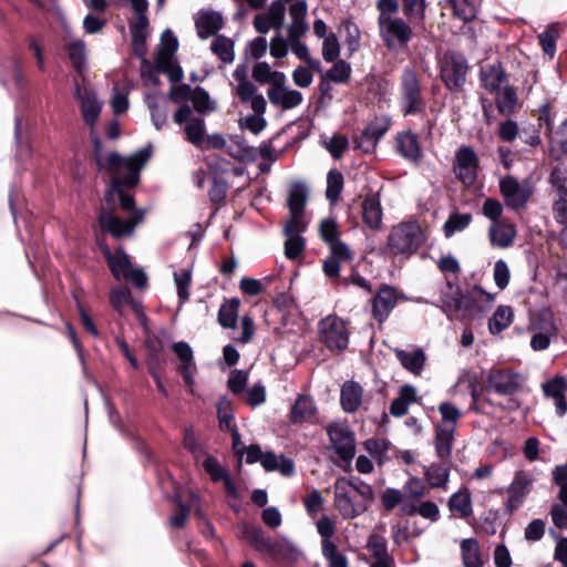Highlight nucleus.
Wrapping results in <instances>:
<instances>
[{"label": "nucleus", "mask_w": 567, "mask_h": 567, "mask_svg": "<svg viewBox=\"0 0 567 567\" xmlns=\"http://www.w3.org/2000/svg\"><path fill=\"white\" fill-rule=\"evenodd\" d=\"M425 240V230L421 224L415 219H410L392 226L386 248L394 256L409 257L415 254Z\"/></svg>", "instance_id": "nucleus-4"}, {"label": "nucleus", "mask_w": 567, "mask_h": 567, "mask_svg": "<svg viewBox=\"0 0 567 567\" xmlns=\"http://www.w3.org/2000/svg\"><path fill=\"white\" fill-rule=\"evenodd\" d=\"M146 103L151 111L152 122L156 130H161L166 124V111L159 107L158 96L156 93L146 95Z\"/></svg>", "instance_id": "nucleus-55"}, {"label": "nucleus", "mask_w": 567, "mask_h": 567, "mask_svg": "<svg viewBox=\"0 0 567 567\" xmlns=\"http://www.w3.org/2000/svg\"><path fill=\"white\" fill-rule=\"evenodd\" d=\"M235 95L241 103H248L254 112L265 113L267 102L265 97L258 93L256 85L249 81L247 76V66L239 64L233 72Z\"/></svg>", "instance_id": "nucleus-9"}, {"label": "nucleus", "mask_w": 567, "mask_h": 567, "mask_svg": "<svg viewBox=\"0 0 567 567\" xmlns=\"http://www.w3.org/2000/svg\"><path fill=\"white\" fill-rule=\"evenodd\" d=\"M178 48L177 39L171 30H165L161 37V47L156 60H166L173 58Z\"/></svg>", "instance_id": "nucleus-60"}, {"label": "nucleus", "mask_w": 567, "mask_h": 567, "mask_svg": "<svg viewBox=\"0 0 567 567\" xmlns=\"http://www.w3.org/2000/svg\"><path fill=\"white\" fill-rule=\"evenodd\" d=\"M267 96L274 106L285 111L299 106L303 101L301 92L289 86L279 90H267Z\"/></svg>", "instance_id": "nucleus-25"}, {"label": "nucleus", "mask_w": 567, "mask_h": 567, "mask_svg": "<svg viewBox=\"0 0 567 567\" xmlns=\"http://www.w3.org/2000/svg\"><path fill=\"white\" fill-rule=\"evenodd\" d=\"M394 354L400 364L414 375H420L424 370L427 357L423 348L415 347L411 351L395 349Z\"/></svg>", "instance_id": "nucleus-24"}, {"label": "nucleus", "mask_w": 567, "mask_h": 567, "mask_svg": "<svg viewBox=\"0 0 567 567\" xmlns=\"http://www.w3.org/2000/svg\"><path fill=\"white\" fill-rule=\"evenodd\" d=\"M497 106L502 113H508L516 103V92L507 83L494 92Z\"/></svg>", "instance_id": "nucleus-53"}, {"label": "nucleus", "mask_w": 567, "mask_h": 567, "mask_svg": "<svg viewBox=\"0 0 567 567\" xmlns=\"http://www.w3.org/2000/svg\"><path fill=\"white\" fill-rule=\"evenodd\" d=\"M174 122L182 125L186 138L197 147H203L205 142V121L203 117L193 116V111L188 105H182L173 116Z\"/></svg>", "instance_id": "nucleus-13"}, {"label": "nucleus", "mask_w": 567, "mask_h": 567, "mask_svg": "<svg viewBox=\"0 0 567 567\" xmlns=\"http://www.w3.org/2000/svg\"><path fill=\"white\" fill-rule=\"evenodd\" d=\"M399 300L396 286H378L371 298V316L379 323H383L395 308Z\"/></svg>", "instance_id": "nucleus-15"}, {"label": "nucleus", "mask_w": 567, "mask_h": 567, "mask_svg": "<svg viewBox=\"0 0 567 567\" xmlns=\"http://www.w3.org/2000/svg\"><path fill=\"white\" fill-rule=\"evenodd\" d=\"M244 393L247 394L246 403L252 409L262 405L267 400V390L261 380H258L251 386H247Z\"/></svg>", "instance_id": "nucleus-56"}, {"label": "nucleus", "mask_w": 567, "mask_h": 567, "mask_svg": "<svg viewBox=\"0 0 567 567\" xmlns=\"http://www.w3.org/2000/svg\"><path fill=\"white\" fill-rule=\"evenodd\" d=\"M451 468L442 463L433 462L424 466V478L431 488H446L450 482Z\"/></svg>", "instance_id": "nucleus-34"}, {"label": "nucleus", "mask_w": 567, "mask_h": 567, "mask_svg": "<svg viewBox=\"0 0 567 567\" xmlns=\"http://www.w3.org/2000/svg\"><path fill=\"white\" fill-rule=\"evenodd\" d=\"M102 251L115 279L127 284H146V274L135 267L123 250L112 251L109 247H102Z\"/></svg>", "instance_id": "nucleus-7"}, {"label": "nucleus", "mask_w": 567, "mask_h": 567, "mask_svg": "<svg viewBox=\"0 0 567 567\" xmlns=\"http://www.w3.org/2000/svg\"><path fill=\"white\" fill-rule=\"evenodd\" d=\"M240 299L233 297L225 300L218 310L217 320L223 329H235L238 321Z\"/></svg>", "instance_id": "nucleus-37"}, {"label": "nucleus", "mask_w": 567, "mask_h": 567, "mask_svg": "<svg viewBox=\"0 0 567 567\" xmlns=\"http://www.w3.org/2000/svg\"><path fill=\"white\" fill-rule=\"evenodd\" d=\"M461 558L463 567H484L480 544L475 537L464 538L461 542Z\"/></svg>", "instance_id": "nucleus-36"}, {"label": "nucleus", "mask_w": 567, "mask_h": 567, "mask_svg": "<svg viewBox=\"0 0 567 567\" xmlns=\"http://www.w3.org/2000/svg\"><path fill=\"white\" fill-rule=\"evenodd\" d=\"M69 58L74 69L81 74L85 70L86 50L85 43L78 39L68 44Z\"/></svg>", "instance_id": "nucleus-49"}, {"label": "nucleus", "mask_w": 567, "mask_h": 567, "mask_svg": "<svg viewBox=\"0 0 567 567\" xmlns=\"http://www.w3.org/2000/svg\"><path fill=\"white\" fill-rule=\"evenodd\" d=\"M210 49L224 63H231L235 59L234 43L224 35L215 38Z\"/></svg>", "instance_id": "nucleus-44"}, {"label": "nucleus", "mask_w": 567, "mask_h": 567, "mask_svg": "<svg viewBox=\"0 0 567 567\" xmlns=\"http://www.w3.org/2000/svg\"><path fill=\"white\" fill-rule=\"evenodd\" d=\"M478 172V157L474 150L468 146H462L455 154L454 173L456 177L465 185L474 184Z\"/></svg>", "instance_id": "nucleus-17"}, {"label": "nucleus", "mask_w": 567, "mask_h": 567, "mask_svg": "<svg viewBox=\"0 0 567 567\" xmlns=\"http://www.w3.org/2000/svg\"><path fill=\"white\" fill-rule=\"evenodd\" d=\"M365 547L375 559H383L391 556L388 550V540L383 535L371 534L368 537Z\"/></svg>", "instance_id": "nucleus-52"}, {"label": "nucleus", "mask_w": 567, "mask_h": 567, "mask_svg": "<svg viewBox=\"0 0 567 567\" xmlns=\"http://www.w3.org/2000/svg\"><path fill=\"white\" fill-rule=\"evenodd\" d=\"M437 410L441 414L443 423L451 424L456 430L458 420L463 416L462 410L451 401H443L439 404Z\"/></svg>", "instance_id": "nucleus-54"}, {"label": "nucleus", "mask_w": 567, "mask_h": 567, "mask_svg": "<svg viewBox=\"0 0 567 567\" xmlns=\"http://www.w3.org/2000/svg\"><path fill=\"white\" fill-rule=\"evenodd\" d=\"M363 403V388L354 380L346 381L340 390V405L348 414L355 413Z\"/></svg>", "instance_id": "nucleus-22"}, {"label": "nucleus", "mask_w": 567, "mask_h": 567, "mask_svg": "<svg viewBox=\"0 0 567 567\" xmlns=\"http://www.w3.org/2000/svg\"><path fill=\"white\" fill-rule=\"evenodd\" d=\"M549 154L557 161L567 154V120L549 136Z\"/></svg>", "instance_id": "nucleus-43"}, {"label": "nucleus", "mask_w": 567, "mask_h": 567, "mask_svg": "<svg viewBox=\"0 0 567 567\" xmlns=\"http://www.w3.org/2000/svg\"><path fill=\"white\" fill-rule=\"evenodd\" d=\"M403 498H405V494L402 491L395 487H386L381 494L382 507L384 511L391 512L400 506Z\"/></svg>", "instance_id": "nucleus-64"}, {"label": "nucleus", "mask_w": 567, "mask_h": 567, "mask_svg": "<svg viewBox=\"0 0 567 567\" xmlns=\"http://www.w3.org/2000/svg\"><path fill=\"white\" fill-rule=\"evenodd\" d=\"M197 33L202 39L209 38L219 31L224 24L219 12L213 10L199 11L195 19Z\"/></svg>", "instance_id": "nucleus-28"}, {"label": "nucleus", "mask_w": 567, "mask_h": 567, "mask_svg": "<svg viewBox=\"0 0 567 567\" xmlns=\"http://www.w3.org/2000/svg\"><path fill=\"white\" fill-rule=\"evenodd\" d=\"M451 512H457L461 518H467L473 514L472 494L468 487H461L454 492L447 501Z\"/></svg>", "instance_id": "nucleus-30"}, {"label": "nucleus", "mask_w": 567, "mask_h": 567, "mask_svg": "<svg viewBox=\"0 0 567 567\" xmlns=\"http://www.w3.org/2000/svg\"><path fill=\"white\" fill-rule=\"evenodd\" d=\"M322 555L328 561V567H349V559L346 554L338 549L334 542H324Z\"/></svg>", "instance_id": "nucleus-47"}, {"label": "nucleus", "mask_w": 567, "mask_h": 567, "mask_svg": "<svg viewBox=\"0 0 567 567\" xmlns=\"http://www.w3.org/2000/svg\"><path fill=\"white\" fill-rule=\"evenodd\" d=\"M203 468L210 476V480L214 483L226 482L231 477L230 472L227 467H225L219 460L212 455L207 454L203 461Z\"/></svg>", "instance_id": "nucleus-42"}, {"label": "nucleus", "mask_w": 567, "mask_h": 567, "mask_svg": "<svg viewBox=\"0 0 567 567\" xmlns=\"http://www.w3.org/2000/svg\"><path fill=\"white\" fill-rule=\"evenodd\" d=\"M499 187L506 205L514 209L523 207L530 195L529 188L512 176L501 179Z\"/></svg>", "instance_id": "nucleus-18"}, {"label": "nucleus", "mask_w": 567, "mask_h": 567, "mask_svg": "<svg viewBox=\"0 0 567 567\" xmlns=\"http://www.w3.org/2000/svg\"><path fill=\"white\" fill-rule=\"evenodd\" d=\"M400 105L404 115L417 113L424 107L419 78L413 69L403 70Z\"/></svg>", "instance_id": "nucleus-10"}, {"label": "nucleus", "mask_w": 567, "mask_h": 567, "mask_svg": "<svg viewBox=\"0 0 567 567\" xmlns=\"http://www.w3.org/2000/svg\"><path fill=\"white\" fill-rule=\"evenodd\" d=\"M528 331L558 332L553 310L544 306L534 316H530Z\"/></svg>", "instance_id": "nucleus-32"}, {"label": "nucleus", "mask_w": 567, "mask_h": 567, "mask_svg": "<svg viewBox=\"0 0 567 567\" xmlns=\"http://www.w3.org/2000/svg\"><path fill=\"white\" fill-rule=\"evenodd\" d=\"M216 408V417L219 423V429L224 432H229L234 430L235 423V411L233 406L231 400L228 395L223 394L218 398V401L215 404Z\"/></svg>", "instance_id": "nucleus-35"}, {"label": "nucleus", "mask_w": 567, "mask_h": 567, "mask_svg": "<svg viewBox=\"0 0 567 567\" xmlns=\"http://www.w3.org/2000/svg\"><path fill=\"white\" fill-rule=\"evenodd\" d=\"M327 434L330 441V447L336 454L333 458L334 465L350 473L352 471V461L357 453L354 431L346 422L332 421L327 426Z\"/></svg>", "instance_id": "nucleus-5"}, {"label": "nucleus", "mask_w": 567, "mask_h": 567, "mask_svg": "<svg viewBox=\"0 0 567 567\" xmlns=\"http://www.w3.org/2000/svg\"><path fill=\"white\" fill-rule=\"evenodd\" d=\"M362 220L371 230H381L383 225V208L378 194H367L361 203Z\"/></svg>", "instance_id": "nucleus-19"}, {"label": "nucleus", "mask_w": 567, "mask_h": 567, "mask_svg": "<svg viewBox=\"0 0 567 567\" xmlns=\"http://www.w3.org/2000/svg\"><path fill=\"white\" fill-rule=\"evenodd\" d=\"M493 300L494 295L483 286H442L436 301L417 298V302L440 308L449 320L452 313H461L462 319H481Z\"/></svg>", "instance_id": "nucleus-2"}, {"label": "nucleus", "mask_w": 567, "mask_h": 567, "mask_svg": "<svg viewBox=\"0 0 567 567\" xmlns=\"http://www.w3.org/2000/svg\"><path fill=\"white\" fill-rule=\"evenodd\" d=\"M343 188V176L340 172L332 169L327 175V198L333 204L338 200Z\"/></svg>", "instance_id": "nucleus-57"}, {"label": "nucleus", "mask_w": 567, "mask_h": 567, "mask_svg": "<svg viewBox=\"0 0 567 567\" xmlns=\"http://www.w3.org/2000/svg\"><path fill=\"white\" fill-rule=\"evenodd\" d=\"M194 107L200 113H208L216 110V103L210 100L209 94L203 87H196L192 94Z\"/></svg>", "instance_id": "nucleus-61"}, {"label": "nucleus", "mask_w": 567, "mask_h": 567, "mask_svg": "<svg viewBox=\"0 0 567 567\" xmlns=\"http://www.w3.org/2000/svg\"><path fill=\"white\" fill-rule=\"evenodd\" d=\"M522 374L515 370L504 368H492L486 378V388L499 395H513L522 384Z\"/></svg>", "instance_id": "nucleus-11"}, {"label": "nucleus", "mask_w": 567, "mask_h": 567, "mask_svg": "<svg viewBox=\"0 0 567 567\" xmlns=\"http://www.w3.org/2000/svg\"><path fill=\"white\" fill-rule=\"evenodd\" d=\"M467 65L461 54H446L442 62L441 78L449 90H460L466 81Z\"/></svg>", "instance_id": "nucleus-14"}, {"label": "nucleus", "mask_w": 567, "mask_h": 567, "mask_svg": "<svg viewBox=\"0 0 567 567\" xmlns=\"http://www.w3.org/2000/svg\"><path fill=\"white\" fill-rule=\"evenodd\" d=\"M306 14H307V3L303 0L297 1L292 3L289 8V16L291 22L288 28L289 35L292 38H301L306 31L308 30V24L306 23Z\"/></svg>", "instance_id": "nucleus-31"}, {"label": "nucleus", "mask_w": 567, "mask_h": 567, "mask_svg": "<svg viewBox=\"0 0 567 567\" xmlns=\"http://www.w3.org/2000/svg\"><path fill=\"white\" fill-rule=\"evenodd\" d=\"M70 295L75 303L83 329L92 337L99 338L100 330L90 313V306L85 298L83 286H75V288L70 291Z\"/></svg>", "instance_id": "nucleus-21"}, {"label": "nucleus", "mask_w": 567, "mask_h": 567, "mask_svg": "<svg viewBox=\"0 0 567 567\" xmlns=\"http://www.w3.org/2000/svg\"><path fill=\"white\" fill-rule=\"evenodd\" d=\"M249 371L244 369H234L230 371L227 380V389L234 395H240L247 390Z\"/></svg>", "instance_id": "nucleus-46"}, {"label": "nucleus", "mask_w": 567, "mask_h": 567, "mask_svg": "<svg viewBox=\"0 0 567 567\" xmlns=\"http://www.w3.org/2000/svg\"><path fill=\"white\" fill-rule=\"evenodd\" d=\"M544 396L556 399L565 395L567 391V379L563 374H556L542 384Z\"/></svg>", "instance_id": "nucleus-50"}, {"label": "nucleus", "mask_w": 567, "mask_h": 567, "mask_svg": "<svg viewBox=\"0 0 567 567\" xmlns=\"http://www.w3.org/2000/svg\"><path fill=\"white\" fill-rule=\"evenodd\" d=\"M264 114L265 113L254 112V114L240 118V128L248 130L252 134L258 135L267 125Z\"/></svg>", "instance_id": "nucleus-63"}, {"label": "nucleus", "mask_w": 567, "mask_h": 567, "mask_svg": "<svg viewBox=\"0 0 567 567\" xmlns=\"http://www.w3.org/2000/svg\"><path fill=\"white\" fill-rule=\"evenodd\" d=\"M420 400L416 388L411 383L400 386L398 396H395L389 406V413L393 417H402L409 413V406L417 403Z\"/></svg>", "instance_id": "nucleus-23"}, {"label": "nucleus", "mask_w": 567, "mask_h": 567, "mask_svg": "<svg viewBox=\"0 0 567 567\" xmlns=\"http://www.w3.org/2000/svg\"><path fill=\"white\" fill-rule=\"evenodd\" d=\"M104 405L110 424L120 433L121 436L124 437L125 435H127L130 430L124 425L121 417V413L116 408L115 403L112 401V399L105 398Z\"/></svg>", "instance_id": "nucleus-58"}, {"label": "nucleus", "mask_w": 567, "mask_h": 567, "mask_svg": "<svg viewBox=\"0 0 567 567\" xmlns=\"http://www.w3.org/2000/svg\"><path fill=\"white\" fill-rule=\"evenodd\" d=\"M307 187L303 184H292L288 195L289 212L303 213L307 202Z\"/></svg>", "instance_id": "nucleus-45"}, {"label": "nucleus", "mask_w": 567, "mask_h": 567, "mask_svg": "<svg viewBox=\"0 0 567 567\" xmlns=\"http://www.w3.org/2000/svg\"><path fill=\"white\" fill-rule=\"evenodd\" d=\"M534 484V478L532 475L526 473L523 470H517L514 472L513 480L511 484L506 487L507 493L517 494L524 498L530 493Z\"/></svg>", "instance_id": "nucleus-41"}, {"label": "nucleus", "mask_w": 567, "mask_h": 567, "mask_svg": "<svg viewBox=\"0 0 567 567\" xmlns=\"http://www.w3.org/2000/svg\"><path fill=\"white\" fill-rule=\"evenodd\" d=\"M319 329L322 340L330 351L343 352L348 348L349 331L338 322L337 317L320 320Z\"/></svg>", "instance_id": "nucleus-16"}, {"label": "nucleus", "mask_w": 567, "mask_h": 567, "mask_svg": "<svg viewBox=\"0 0 567 567\" xmlns=\"http://www.w3.org/2000/svg\"><path fill=\"white\" fill-rule=\"evenodd\" d=\"M317 413V405L313 398L309 394H298L296 401L291 404L289 411V422L299 424L308 421Z\"/></svg>", "instance_id": "nucleus-27"}, {"label": "nucleus", "mask_w": 567, "mask_h": 567, "mask_svg": "<svg viewBox=\"0 0 567 567\" xmlns=\"http://www.w3.org/2000/svg\"><path fill=\"white\" fill-rule=\"evenodd\" d=\"M471 221V214L452 213L443 226L445 237L450 238L455 233L464 230Z\"/></svg>", "instance_id": "nucleus-51"}, {"label": "nucleus", "mask_w": 567, "mask_h": 567, "mask_svg": "<svg viewBox=\"0 0 567 567\" xmlns=\"http://www.w3.org/2000/svg\"><path fill=\"white\" fill-rule=\"evenodd\" d=\"M514 320V312L509 306H498L491 318L487 327L491 334H499L507 329Z\"/></svg>", "instance_id": "nucleus-38"}, {"label": "nucleus", "mask_w": 567, "mask_h": 567, "mask_svg": "<svg viewBox=\"0 0 567 567\" xmlns=\"http://www.w3.org/2000/svg\"><path fill=\"white\" fill-rule=\"evenodd\" d=\"M340 34L343 37L344 43L348 45L350 52L358 50L360 43V31L354 23L350 21L343 22L340 28Z\"/></svg>", "instance_id": "nucleus-62"}, {"label": "nucleus", "mask_w": 567, "mask_h": 567, "mask_svg": "<svg viewBox=\"0 0 567 567\" xmlns=\"http://www.w3.org/2000/svg\"><path fill=\"white\" fill-rule=\"evenodd\" d=\"M380 34L390 50H401L412 39L411 27L401 18L379 17Z\"/></svg>", "instance_id": "nucleus-8"}, {"label": "nucleus", "mask_w": 567, "mask_h": 567, "mask_svg": "<svg viewBox=\"0 0 567 567\" xmlns=\"http://www.w3.org/2000/svg\"><path fill=\"white\" fill-rule=\"evenodd\" d=\"M286 8L280 1L271 3L267 12L255 17L254 25L259 33H267L270 29H280L284 24Z\"/></svg>", "instance_id": "nucleus-20"}, {"label": "nucleus", "mask_w": 567, "mask_h": 567, "mask_svg": "<svg viewBox=\"0 0 567 567\" xmlns=\"http://www.w3.org/2000/svg\"><path fill=\"white\" fill-rule=\"evenodd\" d=\"M231 145L229 146L230 153L238 157L239 159H249L254 158L256 155V150L251 146H249L245 138L240 135H234L230 138Z\"/></svg>", "instance_id": "nucleus-59"}, {"label": "nucleus", "mask_w": 567, "mask_h": 567, "mask_svg": "<svg viewBox=\"0 0 567 567\" xmlns=\"http://www.w3.org/2000/svg\"><path fill=\"white\" fill-rule=\"evenodd\" d=\"M488 234L493 246L506 248L512 245L516 230L512 224L497 221L492 223Z\"/></svg>", "instance_id": "nucleus-33"}, {"label": "nucleus", "mask_w": 567, "mask_h": 567, "mask_svg": "<svg viewBox=\"0 0 567 567\" xmlns=\"http://www.w3.org/2000/svg\"><path fill=\"white\" fill-rule=\"evenodd\" d=\"M362 445L378 466H383L389 461L388 451L392 446L389 440L370 437L362 442Z\"/></svg>", "instance_id": "nucleus-40"}, {"label": "nucleus", "mask_w": 567, "mask_h": 567, "mask_svg": "<svg viewBox=\"0 0 567 567\" xmlns=\"http://www.w3.org/2000/svg\"><path fill=\"white\" fill-rule=\"evenodd\" d=\"M396 150L405 159L412 163H417L422 157L417 136L411 131L398 134Z\"/></svg>", "instance_id": "nucleus-29"}, {"label": "nucleus", "mask_w": 567, "mask_h": 567, "mask_svg": "<svg viewBox=\"0 0 567 567\" xmlns=\"http://www.w3.org/2000/svg\"><path fill=\"white\" fill-rule=\"evenodd\" d=\"M341 482L346 483L351 488H353L355 491V493L359 494L362 498L374 501L375 493H374V489H373L372 485H370L369 483L364 482L359 476H354V475H350L348 477L340 476L337 480V484L341 483Z\"/></svg>", "instance_id": "nucleus-48"}, {"label": "nucleus", "mask_w": 567, "mask_h": 567, "mask_svg": "<svg viewBox=\"0 0 567 567\" xmlns=\"http://www.w3.org/2000/svg\"><path fill=\"white\" fill-rule=\"evenodd\" d=\"M237 537L248 542L256 551L267 553L271 558L279 559L289 567L297 564L302 555L301 549L288 537L282 536L280 539H272L261 526L247 520L239 524Z\"/></svg>", "instance_id": "nucleus-3"}, {"label": "nucleus", "mask_w": 567, "mask_h": 567, "mask_svg": "<svg viewBox=\"0 0 567 567\" xmlns=\"http://www.w3.org/2000/svg\"><path fill=\"white\" fill-rule=\"evenodd\" d=\"M482 83L485 89L494 93L507 83L504 70L499 64H486L482 68Z\"/></svg>", "instance_id": "nucleus-39"}, {"label": "nucleus", "mask_w": 567, "mask_h": 567, "mask_svg": "<svg viewBox=\"0 0 567 567\" xmlns=\"http://www.w3.org/2000/svg\"><path fill=\"white\" fill-rule=\"evenodd\" d=\"M171 350L176 353L179 365L177 371L181 373L183 381L190 394H194L195 386V374L197 372V365L194 359V351L187 341H174L171 343Z\"/></svg>", "instance_id": "nucleus-12"}, {"label": "nucleus", "mask_w": 567, "mask_h": 567, "mask_svg": "<svg viewBox=\"0 0 567 567\" xmlns=\"http://www.w3.org/2000/svg\"><path fill=\"white\" fill-rule=\"evenodd\" d=\"M133 288L144 291L148 286H111L109 300L112 308L120 315L125 306L130 307L146 337L151 334L150 318L143 301L133 297Z\"/></svg>", "instance_id": "nucleus-6"}, {"label": "nucleus", "mask_w": 567, "mask_h": 567, "mask_svg": "<svg viewBox=\"0 0 567 567\" xmlns=\"http://www.w3.org/2000/svg\"><path fill=\"white\" fill-rule=\"evenodd\" d=\"M455 437L454 426L444 427L440 423L435 425L434 447L435 455L442 462L450 460L453 452Z\"/></svg>", "instance_id": "nucleus-26"}, {"label": "nucleus", "mask_w": 567, "mask_h": 567, "mask_svg": "<svg viewBox=\"0 0 567 567\" xmlns=\"http://www.w3.org/2000/svg\"><path fill=\"white\" fill-rule=\"evenodd\" d=\"M74 97L80 102L84 122L91 127L96 165L111 174V184L99 215V226L101 230L110 233L115 238L131 237L135 227L144 220L146 209H135L133 197L125 194L122 187H133L137 184L140 171L151 157V147H144L130 157H122L117 153L103 156L101 141L94 132L102 103L92 90L79 84L75 85Z\"/></svg>", "instance_id": "nucleus-1"}]
</instances>
